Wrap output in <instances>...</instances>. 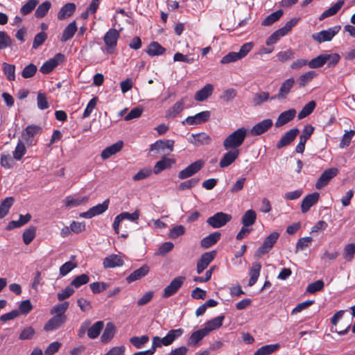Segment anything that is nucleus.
Listing matches in <instances>:
<instances>
[{"label":"nucleus","instance_id":"nucleus-44","mask_svg":"<svg viewBox=\"0 0 355 355\" xmlns=\"http://www.w3.org/2000/svg\"><path fill=\"white\" fill-rule=\"evenodd\" d=\"M51 7V3L49 1H45L42 3L35 12V16L37 18H43L45 17Z\"/></svg>","mask_w":355,"mask_h":355},{"label":"nucleus","instance_id":"nucleus-23","mask_svg":"<svg viewBox=\"0 0 355 355\" xmlns=\"http://www.w3.org/2000/svg\"><path fill=\"white\" fill-rule=\"evenodd\" d=\"M295 115H296V111L295 109H290L288 110L282 112L279 115V116L275 123V126L277 128L283 126L284 125H285L287 123L292 121L294 119V117L295 116Z\"/></svg>","mask_w":355,"mask_h":355},{"label":"nucleus","instance_id":"nucleus-9","mask_svg":"<svg viewBox=\"0 0 355 355\" xmlns=\"http://www.w3.org/2000/svg\"><path fill=\"white\" fill-rule=\"evenodd\" d=\"M340 28V26L331 27L327 30H323L313 34L312 38L319 43L329 42L339 32Z\"/></svg>","mask_w":355,"mask_h":355},{"label":"nucleus","instance_id":"nucleus-41","mask_svg":"<svg viewBox=\"0 0 355 355\" xmlns=\"http://www.w3.org/2000/svg\"><path fill=\"white\" fill-rule=\"evenodd\" d=\"M115 333V327L112 322L106 324L105 329L101 336V341L103 343H108L114 337Z\"/></svg>","mask_w":355,"mask_h":355},{"label":"nucleus","instance_id":"nucleus-20","mask_svg":"<svg viewBox=\"0 0 355 355\" xmlns=\"http://www.w3.org/2000/svg\"><path fill=\"white\" fill-rule=\"evenodd\" d=\"M272 121L270 119H266L255 124L251 129L252 135L258 136L268 131L272 126Z\"/></svg>","mask_w":355,"mask_h":355},{"label":"nucleus","instance_id":"nucleus-57","mask_svg":"<svg viewBox=\"0 0 355 355\" xmlns=\"http://www.w3.org/2000/svg\"><path fill=\"white\" fill-rule=\"evenodd\" d=\"M37 71L36 65L34 64H29L26 66L21 71V76L24 78H31L33 77Z\"/></svg>","mask_w":355,"mask_h":355},{"label":"nucleus","instance_id":"nucleus-32","mask_svg":"<svg viewBox=\"0 0 355 355\" xmlns=\"http://www.w3.org/2000/svg\"><path fill=\"white\" fill-rule=\"evenodd\" d=\"M76 5L73 3H67L64 5L58 13V18L60 20L69 17L76 10Z\"/></svg>","mask_w":355,"mask_h":355},{"label":"nucleus","instance_id":"nucleus-24","mask_svg":"<svg viewBox=\"0 0 355 355\" xmlns=\"http://www.w3.org/2000/svg\"><path fill=\"white\" fill-rule=\"evenodd\" d=\"M67 320V316L54 315L44 325V330L46 331H53L58 329Z\"/></svg>","mask_w":355,"mask_h":355},{"label":"nucleus","instance_id":"nucleus-48","mask_svg":"<svg viewBox=\"0 0 355 355\" xmlns=\"http://www.w3.org/2000/svg\"><path fill=\"white\" fill-rule=\"evenodd\" d=\"M316 103L314 101H311L306 103L299 112L297 116L298 119H302L311 114L313 112Z\"/></svg>","mask_w":355,"mask_h":355},{"label":"nucleus","instance_id":"nucleus-63","mask_svg":"<svg viewBox=\"0 0 355 355\" xmlns=\"http://www.w3.org/2000/svg\"><path fill=\"white\" fill-rule=\"evenodd\" d=\"M355 254V243H349L345 245L343 250V257L351 261Z\"/></svg>","mask_w":355,"mask_h":355},{"label":"nucleus","instance_id":"nucleus-18","mask_svg":"<svg viewBox=\"0 0 355 355\" xmlns=\"http://www.w3.org/2000/svg\"><path fill=\"white\" fill-rule=\"evenodd\" d=\"M124 261L122 256L119 254H112L107 256L103 259V266L105 268H113L116 267H121L123 265Z\"/></svg>","mask_w":355,"mask_h":355},{"label":"nucleus","instance_id":"nucleus-12","mask_svg":"<svg viewBox=\"0 0 355 355\" xmlns=\"http://www.w3.org/2000/svg\"><path fill=\"white\" fill-rule=\"evenodd\" d=\"M109 205V200L107 199L103 201L101 204H98L96 206L91 207L88 211L80 213V217L84 218H92L94 216L101 214L105 212Z\"/></svg>","mask_w":355,"mask_h":355},{"label":"nucleus","instance_id":"nucleus-13","mask_svg":"<svg viewBox=\"0 0 355 355\" xmlns=\"http://www.w3.org/2000/svg\"><path fill=\"white\" fill-rule=\"evenodd\" d=\"M216 255V251H211L202 254L197 262V273L201 274L203 270L214 260Z\"/></svg>","mask_w":355,"mask_h":355},{"label":"nucleus","instance_id":"nucleus-53","mask_svg":"<svg viewBox=\"0 0 355 355\" xmlns=\"http://www.w3.org/2000/svg\"><path fill=\"white\" fill-rule=\"evenodd\" d=\"M12 39L5 31H0V50L9 48L12 44Z\"/></svg>","mask_w":355,"mask_h":355},{"label":"nucleus","instance_id":"nucleus-1","mask_svg":"<svg viewBox=\"0 0 355 355\" xmlns=\"http://www.w3.org/2000/svg\"><path fill=\"white\" fill-rule=\"evenodd\" d=\"M248 135V130L242 127L230 134L223 141V146L227 150L238 149L241 146Z\"/></svg>","mask_w":355,"mask_h":355},{"label":"nucleus","instance_id":"nucleus-3","mask_svg":"<svg viewBox=\"0 0 355 355\" xmlns=\"http://www.w3.org/2000/svg\"><path fill=\"white\" fill-rule=\"evenodd\" d=\"M297 21L298 19L296 18L291 19L290 21H287L284 27L275 31L267 39L266 42V45L271 46L277 43L280 37L286 35L292 29V28L297 24Z\"/></svg>","mask_w":355,"mask_h":355},{"label":"nucleus","instance_id":"nucleus-58","mask_svg":"<svg viewBox=\"0 0 355 355\" xmlns=\"http://www.w3.org/2000/svg\"><path fill=\"white\" fill-rule=\"evenodd\" d=\"M140 216V211L139 209H136L132 213L124 211L119 214V216L122 220H128L131 222H137Z\"/></svg>","mask_w":355,"mask_h":355},{"label":"nucleus","instance_id":"nucleus-30","mask_svg":"<svg viewBox=\"0 0 355 355\" xmlns=\"http://www.w3.org/2000/svg\"><path fill=\"white\" fill-rule=\"evenodd\" d=\"M221 234L219 232H215L203 238L200 241V245L204 248H208L216 244L220 239Z\"/></svg>","mask_w":355,"mask_h":355},{"label":"nucleus","instance_id":"nucleus-11","mask_svg":"<svg viewBox=\"0 0 355 355\" xmlns=\"http://www.w3.org/2000/svg\"><path fill=\"white\" fill-rule=\"evenodd\" d=\"M64 60V55L60 53H57L53 58L46 61L40 67V71L44 74H49Z\"/></svg>","mask_w":355,"mask_h":355},{"label":"nucleus","instance_id":"nucleus-50","mask_svg":"<svg viewBox=\"0 0 355 355\" xmlns=\"http://www.w3.org/2000/svg\"><path fill=\"white\" fill-rule=\"evenodd\" d=\"M270 94L266 92H259L254 95L252 102L254 105H261L262 103L270 99Z\"/></svg>","mask_w":355,"mask_h":355},{"label":"nucleus","instance_id":"nucleus-56","mask_svg":"<svg viewBox=\"0 0 355 355\" xmlns=\"http://www.w3.org/2000/svg\"><path fill=\"white\" fill-rule=\"evenodd\" d=\"M89 281V277L86 274H82L76 277L71 282V286L76 288L83 285L87 284Z\"/></svg>","mask_w":355,"mask_h":355},{"label":"nucleus","instance_id":"nucleus-22","mask_svg":"<svg viewBox=\"0 0 355 355\" xmlns=\"http://www.w3.org/2000/svg\"><path fill=\"white\" fill-rule=\"evenodd\" d=\"M320 194L317 192L312 193L306 196L302 200L301 205V211L302 213H306L310 208L318 201Z\"/></svg>","mask_w":355,"mask_h":355},{"label":"nucleus","instance_id":"nucleus-61","mask_svg":"<svg viewBox=\"0 0 355 355\" xmlns=\"http://www.w3.org/2000/svg\"><path fill=\"white\" fill-rule=\"evenodd\" d=\"M35 236V227L32 226L26 230L23 233V241L26 245H28Z\"/></svg>","mask_w":355,"mask_h":355},{"label":"nucleus","instance_id":"nucleus-37","mask_svg":"<svg viewBox=\"0 0 355 355\" xmlns=\"http://www.w3.org/2000/svg\"><path fill=\"white\" fill-rule=\"evenodd\" d=\"M184 108V99L177 101L173 106L169 108L166 113V117L175 118L176 117Z\"/></svg>","mask_w":355,"mask_h":355},{"label":"nucleus","instance_id":"nucleus-31","mask_svg":"<svg viewBox=\"0 0 355 355\" xmlns=\"http://www.w3.org/2000/svg\"><path fill=\"white\" fill-rule=\"evenodd\" d=\"M213 89V85L207 84L204 87L196 93L194 96L195 100L197 101H204L211 95Z\"/></svg>","mask_w":355,"mask_h":355},{"label":"nucleus","instance_id":"nucleus-26","mask_svg":"<svg viewBox=\"0 0 355 355\" xmlns=\"http://www.w3.org/2000/svg\"><path fill=\"white\" fill-rule=\"evenodd\" d=\"M175 163V161L174 159L164 157L155 164L153 168V173L158 175L162 171L170 168Z\"/></svg>","mask_w":355,"mask_h":355},{"label":"nucleus","instance_id":"nucleus-7","mask_svg":"<svg viewBox=\"0 0 355 355\" xmlns=\"http://www.w3.org/2000/svg\"><path fill=\"white\" fill-rule=\"evenodd\" d=\"M120 37L119 31L115 28H110L104 35L103 40L106 45V52L108 54L114 53Z\"/></svg>","mask_w":355,"mask_h":355},{"label":"nucleus","instance_id":"nucleus-4","mask_svg":"<svg viewBox=\"0 0 355 355\" xmlns=\"http://www.w3.org/2000/svg\"><path fill=\"white\" fill-rule=\"evenodd\" d=\"M42 128L41 126L37 125H28L21 133L22 141L24 142L27 146L35 145L36 141L35 137L37 135L41 134Z\"/></svg>","mask_w":355,"mask_h":355},{"label":"nucleus","instance_id":"nucleus-47","mask_svg":"<svg viewBox=\"0 0 355 355\" xmlns=\"http://www.w3.org/2000/svg\"><path fill=\"white\" fill-rule=\"evenodd\" d=\"M2 70L8 80L14 81L15 80V66L14 64L3 62Z\"/></svg>","mask_w":355,"mask_h":355},{"label":"nucleus","instance_id":"nucleus-42","mask_svg":"<svg viewBox=\"0 0 355 355\" xmlns=\"http://www.w3.org/2000/svg\"><path fill=\"white\" fill-rule=\"evenodd\" d=\"M316 75L317 73L314 71H309L301 75L297 80V84L299 85V87H305L316 76Z\"/></svg>","mask_w":355,"mask_h":355},{"label":"nucleus","instance_id":"nucleus-35","mask_svg":"<svg viewBox=\"0 0 355 355\" xmlns=\"http://www.w3.org/2000/svg\"><path fill=\"white\" fill-rule=\"evenodd\" d=\"M76 31H77L76 24V21H73L71 22L70 24H69L67 26V27L64 28V30L63 31L62 37L60 38V41L62 42H65L69 40L70 39H71L73 37V35Z\"/></svg>","mask_w":355,"mask_h":355},{"label":"nucleus","instance_id":"nucleus-64","mask_svg":"<svg viewBox=\"0 0 355 355\" xmlns=\"http://www.w3.org/2000/svg\"><path fill=\"white\" fill-rule=\"evenodd\" d=\"M185 233V228L183 225H179L173 227L169 232L168 236L175 239Z\"/></svg>","mask_w":355,"mask_h":355},{"label":"nucleus","instance_id":"nucleus-33","mask_svg":"<svg viewBox=\"0 0 355 355\" xmlns=\"http://www.w3.org/2000/svg\"><path fill=\"white\" fill-rule=\"evenodd\" d=\"M261 269V265L259 262L252 263V267L250 268V272H249L250 276V280L248 282L249 286H252L253 285L255 284V283L257 282V281L259 277Z\"/></svg>","mask_w":355,"mask_h":355},{"label":"nucleus","instance_id":"nucleus-60","mask_svg":"<svg viewBox=\"0 0 355 355\" xmlns=\"http://www.w3.org/2000/svg\"><path fill=\"white\" fill-rule=\"evenodd\" d=\"M279 61L285 62L286 61L293 60L295 58V53L293 50L287 49L284 51H280L277 54Z\"/></svg>","mask_w":355,"mask_h":355},{"label":"nucleus","instance_id":"nucleus-55","mask_svg":"<svg viewBox=\"0 0 355 355\" xmlns=\"http://www.w3.org/2000/svg\"><path fill=\"white\" fill-rule=\"evenodd\" d=\"M38 0H28L20 9V12L23 15L30 14L37 6Z\"/></svg>","mask_w":355,"mask_h":355},{"label":"nucleus","instance_id":"nucleus-46","mask_svg":"<svg viewBox=\"0 0 355 355\" xmlns=\"http://www.w3.org/2000/svg\"><path fill=\"white\" fill-rule=\"evenodd\" d=\"M279 347L278 344L266 345L259 348L254 352V355H269L276 352Z\"/></svg>","mask_w":355,"mask_h":355},{"label":"nucleus","instance_id":"nucleus-49","mask_svg":"<svg viewBox=\"0 0 355 355\" xmlns=\"http://www.w3.org/2000/svg\"><path fill=\"white\" fill-rule=\"evenodd\" d=\"M149 341V337L147 335H143L140 337L133 336L130 338V343L137 349H141Z\"/></svg>","mask_w":355,"mask_h":355},{"label":"nucleus","instance_id":"nucleus-54","mask_svg":"<svg viewBox=\"0 0 355 355\" xmlns=\"http://www.w3.org/2000/svg\"><path fill=\"white\" fill-rule=\"evenodd\" d=\"M326 60L324 54H321L308 62V65L311 69L320 68L326 63Z\"/></svg>","mask_w":355,"mask_h":355},{"label":"nucleus","instance_id":"nucleus-36","mask_svg":"<svg viewBox=\"0 0 355 355\" xmlns=\"http://www.w3.org/2000/svg\"><path fill=\"white\" fill-rule=\"evenodd\" d=\"M166 51L165 48L161 46L157 42H152L148 46L146 52L150 56L161 55Z\"/></svg>","mask_w":355,"mask_h":355},{"label":"nucleus","instance_id":"nucleus-52","mask_svg":"<svg viewBox=\"0 0 355 355\" xmlns=\"http://www.w3.org/2000/svg\"><path fill=\"white\" fill-rule=\"evenodd\" d=\"M26 152V149L25 147L24 142L19 140L15 147V149L13 152V158L17 161L21 160L22 157L25 155Z\"/></svg>","mask_w":355,"mask_h":355},{"label":"nucleus","instance_id":"nucleus-8","mask_svg":"<svg viewBox=\"0 0 355 355\" xmlns=\"http://www.w3.org/2000/svg\"><path fill=\"white\" fill-rule=\"evenodd\" d=\"M231 219L230 214L220 211L208 218L207 223L213 228H220L225 226Z\"/></svg>","mask_w":355,"mask_h":355},{"label":"nucleus","instance_id":"nucleus-19","mask_svg":"<svg viewBox=\"0 0 355 355\" xmlns=\"http://www.w3.org/2000/svg\"><path fill=\"white\" fill-rule=\"evenodd\" d=\"M300 131L297 128H293L286 132L277 142L276 147L278 149L289 145L295 140Z\"/></svg>","mask_w":355,"mask_h":355},{"label":"nucleus","instance_id":"nucleus-39","mask_svg":"<svg viewBox=\"0 0 355 355\" xmlns=\"http://www.w3.org/2000/svg\"><path fill=\"white\" fill-rule=\"evenodd\" d=\"M345 1L343 0H339L337 1L334 6L330 7L329 9L326 10L322 12V14L319 17L320 20H323L324 19L333 16L336 14L338 10L342 8L344 5Z\"/></svg>","mask_w":355,"mask_h":355},{"label":"nucleus","instance_id":"nucleus-27","mask_svg":"<svg viewBox=\"0 0 355 355\" xmlns=\"http://www.w3.org/2000/svg\"><path fill=\"white\" fill-rule=\"evenodd\" d=\"M191 137L193 139H190V142L197 146L208 145L211 141V137L205 132L192 134Z\"/></svg>","mask_w":355,"mask_h":355},{"label":"nucleus","instance_id":"nucleus-17","mask_svg":"<svg viewBox=\"0 0 355 355\" xmlns=\"http://www.w3.org/2000/svg\"><path fill=\"white\" fill-rule=\"evenodd\" d=\"M205 162L201 159L193 162L180 172L178 178H189L193 175L202 168Z\"/></svg>","mask_w":355,"mask_h":355},{"label":"nucleus","instance_id":"nucleus-38","mask_svg":"<svg viewBox=\"0 0 355 355\" xmlns=\"http://www.w3.org/2000/svg\"><path fill=\"white\" fill-rule=\"evenodd\" d=\"M104 327L103 321H97L90 327H88L87 336L91 339H95L98 337Z\"/></svg>","mask_w":355,"mask_h":355},{"label":"nucleus","instance_id":"nucleus-2","mask_svg":"<svg viewBox=\"0 0 355 355\" xmlns=\"http://www.w3.org/2000/svg\"><path fill=\"white\" fill-rule=\"evenodd\" d=\"M252 47V42L245 43L241 46L239 52H230L223 57L220 60V63L225 64L241 60L248 54Z\"/></svg>","mask_w":355,"mask_h":355},{"label":"nucleus","instance_id":"nucleus-34","mask_svg":"<svg viewBox=\"0 0 355 355\" xmlns=\"http://www.w3.org/2000/svg\"><path fill=\"white\" fill-rule=\"evenodd\" d=\"M123 147V142L118 141L107 148H105L101 153V157L105 159L111 157L112 155L119 152Z\"/></svg>","mask_w":355,"mask_h":355},{"label":"nucleus","instance_id":"nucleus-21","mask_svg":"<svg viewBox=\"0 0 355 355\" xmlns=\"http://www.w3.org/2000/svg\"><path fill=\"white\" fill-rule=\"evenodd\" d=\"M229 151L223 155L220 160L219 165L221 168H225L232 164L239 157L240 150L239 149H230Z\"/></svg>","mask_w":355,"mask_h":355},{"label":"nucleus","instance_id":"nucleus-62","mask_svg":"<svg viewBox=\"0 0 355 355\" xmlns=\"http://www.w3.org/2000/svg\"><path fill=\"white\" fill-rule=\"evenodd\" d=\"M37 105L40 110H46L49 107L47 101L46 94L39 92L37 96Z\"/></svg>","mask_w":355,"mask_h":355},{"label":"nucleus","instance_id":"nucleus-59","mask_svg":"<svg viewBox=\"0 0 355 355\" xmlns=\"http://www.w3.org/2000/svg\"><path fill=\"white\" fill-rule=\"evenodd\" d=\"M76 267V263L69 261L62 264L59 269V275L60 277H64L68 275L72 270Z\"/></svg>","mask_w":355,"mask_h":355},{"label":"nucleus","instance_id":"nucleus-29","mask_svg":"<svg viewBox=\"0 0 355 355\" xmlns=\"http://www.w3.org/2000/svg\"><path fill=\"white\" fill-rule=\"evenodd\" d=\"M225 317L219 315L213 319L208 320L205 324L203 329L209 334L211 331L220 328L223 325Z\"/></svg>","mask_w":355,"mask_h":355},{"label":"nucleus","instance_id":"nucleus-15","mask_svg":"<svg viewBox=\"0 0 355 355\" xmlns=\"http://www.w3.org/2000/svg\"><path fill=\"white\" fill-rule=\"evenodd\" d=\"M314 128L311 125H306L302 131V134L300 136V141L295 148V151L298 153H302L305 149V144L307 140L313 134Z\"/></svg>","mask_w":355,"mask_h":355},{"label":"nucleus","instance_id":"nucleus-45","mask_svg":"<svg viewBox=\"0 0 355 355\" xmlns=\"http://www.w3.org/2000/svg\"><path fill=\"white\" fill-rule=\"evenodd\" d=\"M283 14L284 12L282 9H279L271 13L270 15L267 16L266 18H265V19L262 21V25L266 26L272 25L273 23L278 21L280 19V17L283 15Z\"/></svg>","mask_w":355,"mask_h":355},{"label":"nucleus","instance_id":"nucleus-40","mask_svg":"<svg viewBox=\"0 0 355 355\" xmlns=\"http://www.w3.org/2000/svg\"><path fill=\"white\" fill-rule=\"evenodd\" d=\"M13 202L14 198L12 197H7L1 202L0 205V219L4 218L8 214Z\"/></svg>","mask_w":355,"mask_h":355},{"label":"nucleus","instance_id":"nucleus-10","mask_svg":"<svg viewBox=\"0 0 355 355\" xmlns=\"http://www.w3.org/2000/svg\"><path fill=\"white\" fill-rule=\"evenodd\" d=\"M185 279L186 277L184 276H178L174 278L164 289L162 297L164 298H168L175 295L182 287Z\"/></svg>","mask_w":355,"mask_h":355},{"label":"nucleus","instance_id":"nucleus-25","mask_svg":"<svg viewBox=\"0 0 355 355\" xmlns=\"http://www.w3.org/2000/svg\"><path fill=\"white\" fill-rule=\"evenodd\" d=\"M207 335L208 334L207 331L204 330L203 328L195 331L191 334L190 337L189 338L187 344L189 346H198L200 345V341Z\"/></svg>","mask_w":355,"mask_h":355},{"label":"nucleus","instance_id":"nucleus-43","mask_svg":"<svg viewBox=\"0 0 355 355\" xmlns=\"http://www.w3.org/2000/svg\"><path fill=\"white\" fill-rule=\"evenodd\" d=\"M257 214L252 209L248 210L242 217V224L244 226H252L256 220Z\"/></svg>","mask_w":355,"mask_h":355},{"label":"nucleus","instance_id":"nucleus-16","mask_svg":"<svg viewBox=\"0 0 355 355\" xmlns=\"http://www.w3.org/2000/svg\"><path fill=\"white\" fill-rule=\"evenodd\" d=\"M295 84V80L293 78H290L286 80L281 85L279 92L275 96L270 98V100L277 99H285L288 94L290 93L291 88Z\"/></svg>","mask_w":355,"mask_h":355},{"label":"nucleus","instance_id":"nucleus-28","mask_svg":"<svg viewBox=\"0 0 355 355\" xmlns=\"http://www.w3.org/2000/svg\"><path fill=\"white\" fill-rule=\"evenodd\" d=\"M150 268L147 265H144L139 268L134 270L126 278L128 283H131L136 280L140 279L145 277L149 272Z\"/></svg>","mask_w":355,"mask_h":355},{"label":"nucleus","instance_id":"nucleus-51","mask_svg":"<svg viewBox=\"0 0 355 355\" xmlns=\"http://www.w3.org/2000/svg\"><path fill=\"white\" fill-rule=\"evenodd\" d=\"M69 307V302H64L61 304L55 305L51 310V314H55V315L66 316L64 314Z\"/></svg>","mask_w":355,"mask_h":355},{"label":"nucleus","instance_id":"nucleus-5","mask_svg":"<svg viewBox=\"0 0 355 355\" xmlns=\"http://www.w3.org/2000/svg\"><path fill=\"white\" fill-rule=\"evenodd\" d=\"M279 237V234L278 232H274L271 233L265 239L262 245L256 251L254 255L257 257H261L268 253L277 243Z\"/></svg>","mask_w":355,"mask_h":355},{"label":"nucleus","instance_id":"nucleus-14","mask_svg":"<svg viewBox=\"0 0 355 355\" xmlns=\"http://www.w3.org/2000/svg\"><path fill=\"white\" fill-rule=\"evenodd\" d=\"M211 114L209 111H203L196 114L194 116H188L182 123L188 125H198L207 121L210 118Z\"/></svg>","mask_w":355,"mask_h":355},{"label":"nucleus","instance_id":"nucleus-6","mask_svg":"<svg viewBox=\"0 0 355 355\" xmlns=\"http://www.w3.org/2000/svg\"><path fill=\"white\" fill-rule=\"evenodd\" d=\"M173 140H158L150 145V150L156 151L161 155H168L173 150Z\"/></svg>","mask_w":355,"mask_h":355}]
</instances>
